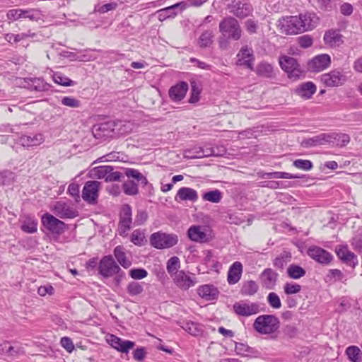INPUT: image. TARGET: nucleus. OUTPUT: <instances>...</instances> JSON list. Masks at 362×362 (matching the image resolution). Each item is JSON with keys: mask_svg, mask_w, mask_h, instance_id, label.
Wrapping results in <instances>:
<instances>
[{"mask_svg": "<svg viewBox=\"0 0 362 362\" xmlns=\"http://www.w3.org/2000/svg\"><path fill=\"white\" fill-rule=\"evenodd\" d=\"M280 327L279 319L274 315H262L253 322L254 329L260 334L272 335Z\"/></svg>", "mask_w": 362, "mask_h": 362, "instance_id": "f257e3e1", "label": "nucleus"}, {"mask_svg": "<svg viewBox=\"0 0 362 362\" xmlns=\"http://www.w3.org/2000/svg\"><path fill=\"white\" fill-rule=\"evenodd\" d=\"M300 18L297 16H286L278 21L277 27L286 35H296L303 33Z\"/></svg>", "mask_w": 362, "mask_h": 362, "instance_id": "f03ea898", "label": "nucleus"}, {"mask_svg": "<svg viewBox=\"0 0 362 362\" xmlns=\"http://www.w3.org/2000/svg\"><path fill=\"white\" fill-rule=\"evenodd\" d=\"M281 68L287 73L289 78L296 80L303 74L300 66L297 60L290 56H281L279 59Z\"/></svg>", "mask_w": 362, "mask_h": 362, "instance_id": "7ed1b4c3", "label": "nucleus"}, {"mask_svg": "<svg viewBox=\"0 0 362 362\" xmlns=\"http://www.w3.org/2000/svg\"><path fill=\"white\" fill-rule=\"evenodd\" d=\"M178 242V237L175 234H167L157 232L150 237L151 245L157 249L170 248Z\"/></svg>", "mask_w": 362, "mask_h": 362, "instance_id": "20e7f679", "label": "nucleus"}, {"mask_svg": "<svg viewBox=\"0 0 362 362\" xmlns=\"http://www.w3.org/2000/svg\"><path fill=\"white\" fill-rule=\"evenodd\" d=\"M220 32L228 38L237 40L241 36V30L238 22L233 17L224 18L219 24Z\"/></svg>", "mask_w": 362, "mask_h": 362, "instance_id": "39448f33", "label": "nucleus"}, {"mask_svg": "<svg viewBox=\"0 0 362 362\" xmlns=\"http://www.w3.org/2000/svg\"><path fill=\"white\" fill-rule=\"evenodd\" d=\"M121 271L112 255L104 256L100 261L98 272L105 278L111 277Z\"/></svg>", "mask_w": 362, "mask_h": 362, "instance_id": "423d86ee", "label": "nucleus"}, {"mask_svg": "<svg viewBox=\"0 0 362 362\" xmlns=\"http://www.w3.org/2000/svg\"><path fill=\"white\" fill-rule=\"evenodd\" d=\"M41 221L44 227L52 233L61 235L66 230L65 223L50 214L46 213L43 214Z\"/></svg>", "mask_w": 362, "mask_h": 362, "instance_id": "0eeeda50", "label": "nucleus"}, {"mask_svg": "<svg viewBox=\"0 0 362 362\" xmlns=\"http://www.w3.org/2000/svg\"><path fill=\"white\" fill-rule=\"evenodd\" d=\"M233 309L239 316L249 317L259 312V305L255 302L240 300L233 304Z\"/></svg>", "mask_w": 362, "mask_h": 362, "instance_id": "6e6552de", "label": "nucleus"}, {"mask_svg": "<svg viewBox=\"0 0 362 362\" xmlns=\"http://www.w3.org/2000/svg\"><path fill=\"white\" fill-rule=\"evenodd\" d=\"M132 211L129 204H124L122 206L119 213V221L118 230L120 235H125L127 232L132 228Z\"/></svg>", "mask_w": 362, "mask_h": 362, "instance_id": "1a4fd4ad", "label": "nucleus"}, {"mask_svg": "<svg viewBox=\"0 0 362 362\" xmlns=\"http://www.w3.org/2000/svg\"><path fill=\"white\" fill-rule=\"evenodd\" d=\"M100 185V182L95 180L86 182L82 190L83 199L90 204H96Z\"/></svg>", "mask_w": 362, "mask_h": 362, "instance_id": "9d476101", "label": "nucleus"}, {"mask_svg": "<svg viewBox=\"0 0 362 362\" xmlns=\"http://www.w3.org/2000/svg\"><path fill=\"white\" fill-rule=\"evenodd\" d=\"M21 85L30 91L36 92L47 91L51 87L42 78H25L21 80Z\"/></svg>", "mask_w": 362, "mask_h": 362, "instance_id": "9b49d317", "label": "nucleus"}, {"mask_svg": "<svg viewBox=\"0 0 362 362\" xmlns=\"http://www.w3.org/2000/svg\"><path fill=\"white\" fill-rule=\"evenodd\" d=\"M106 341L112 348L124 354H127L135 346L134 341L122 339L114 334L108 335Z\"/></svg>", "mask_w": 362, "mask_h": 362, "instance_id": "f8f14e48", "label": "nucleus"}, {"mask_svg": "<svg viewBox=\"0 0 362 362\" xmlns=\"http://www.w3.org/2000/svg\"><path fill=\"white\" fill-rule=\"evenodd\" d=\"M173 282L182 290H188L197 283L195 276H190L185 271L180 270L172 277Z\"/></svg>", "mask_w": 362, "mask_h": 362, "instance_id": "ddd939ff", "label": "nucleus"}, {"mask_svg": "<svg viewBox=\"0 0 362 362\" xmlns=\"http://www.w3.org/2000/svg\"><path fill=\"white\" fill-rule=\"evenodd\" d=\"M103 126V129L105 128V126H107L108 129H110L113 134L117 136L128 134L132 132L134 128L133 124L129 121L111 122H107Z\"/></svg>", "mask_w": 362, "mask_h": 362, "instance_id": "4468645a", "label": "nucleus"}, {"mask_svg": "<svg viewBox=\"0 0 362 362\" xmlns=\"http://www.w3.org/2000/svg\"><path fill=\"white\" fill-rule=\"evenodd\" d=\"M308 255L313 259L322 264H329L333 259V256L325 249L313 246L308 248Z\"/></svg>", "mask_w": 362, "mask_h": 362, "instance_id": "2eb2a0df", "label": "nucleus"}, {"mask_svg": "<svg viewBox=\"0 0 362 362\" xmlns=\"http://www.w3.org/2000/svg\"><path fill=\"white\" fill-rule=\"evenodd\" d=\"M54 214L61 218H74L78 216L76 209L64 202H57L53 208Z\"/></svg>", "mask_w": 362, "mask_h": 362, "instance_id": "dca6fc26", "label": "nucleus"}, {"mask_svg": "<svg viewBox=\"0 0 362 362\" xmlns=\"http://www.w3.org/2000/svg\"><path fill=\"white\" fill-rule=\"evenodd\" d=\"M322 82L327 86H341L346 81V76L339 70H334L321 76Z\"/></svg>", "mask_w": 362, "mask_h": 362, "instance_id": "f3484780", "label": "nucleus"}, {"mask_svg": "<svg viewBox=\"0 0 362 362\" xmlns=\"http://www.w3.org/2000/svg\"><path fill=\"white\" fill-rule=\"evenodd\" d=\"M335 252L337 257L346 264L354 268L358 264L356 255L350 251L346 245L337 247Z\"/></svg>", "mask_w": 362, "mask_h": 362, "instance_id": "a211bd4d", "label": "nucleus"}, {"mask_svg": "<svg viewBox=\"0 0 362 362\" xmlns=\"http://www.w3.org/2000/svg\"><path fill=\"white\" fill-rule=\"evenodd\" d=\"M188 238L194 242L207 243L210 241L211 237L206 233L204 227L201 226H192L187 230Z\"/></svg>", "mask_w": 362, "mask_h": 362, "instance_id": "6ab92c4d", "label": "nucleus"}, {"mask_svg": "<svg viewBox=\"0 0 362 362\" xmlns=\"http://www.w3.org/2000/svg\"><path fill=\"white\" fill-rule=\"evenodd\" d=\"M323 40L325 44L331 47L337 48L344 43V37L339 30L330 29L325 32Z\"/></svg>", "mask_w": 362, "mask_h": 362, "instance_id": "aec40b11", "label": "nucleus"}, {"mask_svg": "<svg viewBox=\"0 0 362 362\" xmlns=\"http://www.w3.org/2000/svg\"><path fill=\"white\" fill-rule=\"evenodd\" d=\"M237 57L238 58L237 62L238 65H243L250 70H253L254 56L251 48L247 47L242 48Z\"/></svg>", "mask_w": 362, "mask_h": 362, "instance_id": "412c9836", "label": "nucleus"}, {"mask_svg": "<svg viewBox=\"0 0 362 362\" xmlns=\"http://www.w3.org/2000/svg\"><path fill=\"white\" fill-rule=\"evenodd\" d=\"M300 18V21L302 22V28H303V32L311 30L316 28L320 22L319 17L315 13L312 12H307L304 14H300L298 16Z\"/></svg>", "mask_w": 362, "mask_h": 362, "instance_id": "4be33fe9", "label": "nucleus"}, {"mask_svg": "<svg viewBox=\"0 0 362 362\" xmlns=\"http://www.w3.org/2000/svg\"><path fill=\"white\" fill-rule=\"evenodd\" d=\"M331 63L330 57L322 54L314 57L309 63L310 68L315 72H319L327 68Z\"/></svg>", "mask_w": 362, "mask_h": 362, "instance_id": "5701e85b", "label": "nucleus"}, {"mask_svg": "<svg viewBox=\"0 0 362 362\" xmlns=\"http://www.w3.org/2000/svg\"><path fill=\"white\" fill-rule=\"evenodd\" d=\"M278 274L272 269H265L260 275L262 286L267 289H273L276 286Z\"/></svg>", "mask_w": 362, "mask_h": 362, "instance_id": "b1692460", "label": "nucleus"}, {"mask_svg": "<svg viewBox=\"0 0 362 362\" xmlns=\"http://www.w3.org/2000/svg\"><path fill=\"white\" fill-rule=\"evenodd\" d=\"M332 136H329V133H322L314 136L311 138L303 140L301 145L305 148L329 144V139Z\"/></svg>", "mask_w": 362, "mask_h": 362, "instance_id": "393cba45", "label": "nucleus"}, {"mask_svg": "<svg viewBox=\"0 0 362 362\" xmlns=\"http://www.w3.org/2000/svg\"><path fill=\"white\" fill-rule=\"evenodd\" d=\"M243 271V267L240 262H235L228 269L227 275V281L230 285L238 283L241 279Z\"/></svg>", "mask_w": 362, "mask_h": 362, "instance_id": "a878e982", "label": "nucleus"}, {"mask_svg": "<svg viewBox=\"0 0 362 362\" xmlns=\"http://www.w3.org/2000/svg\"><path fill=\"white\" fill-rule=\"evenodd\" d=\"M188 88L187 83L180 82L170 88L169 97L173 101H180L185 98Z\"/></svg>", "mask_w": 362, "mask_h": 362, "instance_id": "bb28decb", "label": "nucleus"}, {"mask_svg": "<svg viewBox=\"0 0 362 362\" xmlns=\"http://www.w3.org/2000/svg\"><path fill=\"white\" fill-rule=\"evenodd\" d=\"M197 199V192L192 188L185 187L180 188L175 196V200L177 202L189 201L195 202Z\"/></svg>", "mask_w": 362, "mask_h": 362, "instance_id": "cd10ccee", "label": "nucleus"}, {"mask_svg": "<svg viewBox=\"0 0 362 362\" xmlns=\"http://www.w3.org/2000/svg\"><path fill=\"white\" fill-rule=\"evenodd\" d=\"M180 7L181 10H183L186 8V4L184 1L177 3L170 6L164 8L163 9L158 10V18L160 21H163L168 18H174L177 16V13L175 11V8Z\"/></svg>", "mask_w": 362, "mask_h": 362, "instance_id": "c85d7f7f", "label": "nucleus"}, {"mask_svg": "<svg viewBox=\"0 0 362 362\" xmlns=\"http://www.w3.org/2000/svg\"><path fill=\"white\" fill-rule=\"evenodd\" d=\"M316 86L311 81L300 84L295 90L296 95L303 99H310L316 92Z\"/></svg>", "mask_w": 362, "mask_h": 362, "instance_id": "c756f323", "label": "nucleus"}, {"mask_svg": "<svg viewBox=\"0 0 362 362\" xmlns=\"http://www.w3.org/2000/svg\"><path fill=\"white\" fill-rule=\"evenodd\" d=\"M45 141L42 134H35L30 135H23L19 139V144L24 147H33L39 146Z\"/></svg>", "mask_w": 362, "mask_h": 362, "instance_id": "7c9ffc66", "label": "nucleus"}, {"mask_svg": "<svg viewBox=\"0 0 362 362\" xmlns=\"http://www.w3.org/2000/svg\"><path fill=\"white\" fill-rule=\"evenodd\" d=\"M230 12L238 18H245L251 12V7L249 4L240 1H233L230 6Z\"/></svg>", "mask_w": 362, "mask_h": 362, "instance_id": "2f4dec72", "label": "nucleus"}, {"mask_svg": "<svg viewBox=\"0 0 362 362\" xmlns=\"http://www.w3.org/2000/svg\"><path fill=\"white\" fill-rule=\"evenodd\" d=\"M199 296L206 300H214L217 298L218 291L213 285L206 284L201 286L197 289Z\"/></svg>", "mask_w": 362, "mask_h": 362, "instance_id": "473e14b6", "label": "nucleus"}, {"mask_svg": "<svg viewBox=\"0 0 362 362\" xmlns=\"http://www.w3.org/2000/svg\"><path fill=\"white\" fill-rule=\"evenodd\" d=\"M124 175L129 180H134L136 184L141 185L142 186H146L148 184L146 177L138 170L126 168L124 169Z\"/></svg>", "mask_w": 362, "mask_h": 362, "instance_id": "72a5a7b5", "label": "nucleus"}, {"mask_svg": "<svg viewBox=\"0 0 362 362\" xmlns=\"http://www.w3.org/2000/svg\"><path fill=\"white\" fill-rule=\"evenodd\" d=\"M113 253L117 262L123 268L127 269L132 265V262L127 257L122 246H117L114 249Z\"/></svg>", "mask_w": 362, "mask_h": 362, "instance_id": "f704fd0d", "label": "nucleus"}, {"mask_svg": "<svg viewBox=\"0 0 362 362\" xmlns=\"http://www.w3.org/2000/svg\"><path fill=\"white\" fill-rule=\"evenodd\" d=\"M181 327L192 336L198 337L202 334V325L194 322L187 321L183 322Z\"/></svg>", "mask_w": 362, "mask_h": 362, "instance_id": "c9c22d12", "label": "nucleus"}, {"mask_svg": "<svg viewBox=\"0 0 362 362\" xmlns=\"http://www.w3.org/2000/svg\"><path fill=\"white\" fill-rule=\"evenodd\" d=\"M329 136H332L329 139V144H333L336 146L344 147L350 141V136L346 134L329 133Z\"/></svg>", "mask_w": 362, "mask_h": 362, "instance_id": "e433bc0d", "label": "nucleus"}, {"mask_svg": "<svg viewBox=\"0 0 362 362\" xmlns=\"http://www.w3.org/2000/svg\"><path fill=\"white\" fill-rule=\"evenodd\" d=\"M259 289L257 284L252 280L243 282L240 289L243 296H250L255 295Z\"/></svg>", "mask_w": 362, "mask_h": 362, "instance_id": "4c0bfd02", "label": "nucleus"}, {"mask_svg": "<svg viewBox=\"0 0 362 362\" xmlns=\"http://www.w3.org/2000/svg\"><path fill=\"white\" fill-rule=\"evenodd\" d=\"M286 273L289 278L293 279H299L305 275L306 272L300 266L291 264L287 268Z\"/></svg>", "mask_w": 362, "mask_h": 362, "instance_id": "58836bf2", "label": "nucleus"}, {"mask_svg": "<svg viewBox=\"0 0 362 362\" xmlns=\"http://www.w3.org/2000/svg\"><path fill=\"white\" fill-rule=\"evenodd\" d=\"M37 222L33 217L27 216L22 221L21 230L28 233H34L37 231Z\"/></svg>", "mask_w": 362, "mask_h": 362, "instance_id": "ea45409f", "label": "nucleus"}, {"mask_svg": "<svg viewBox=\"0 0 362 362\" xmlns=\"http://www.w3.org/2000/svg\"><path fill=\"white\" fill-rule=\"evenodd\" d=\"M291 260V255L288 252H281L274 261V266L279 269H283Z\"/></svg>", "mask_w": 362, "mask_h": 362, "instance_id": "a19ab883", "label": "nucleus"}, {"mask_svg": "<svg viewBox=\"0 0 362 362\" xmlns=\"http://www.w3.org/2000/svg\"><path fill=\"white\" fill-rule=\"evenodd\" d=\"M30 11L22 9H11L7 13V17L10 20H18L21 18H29L33 19V15L30 14Z\"/></svg>", "mask_w": 362, "mask_h": 362, "instance_id": "79ce46f5", "label": "nucleus"}, {"mask_svg": "<svg viewBox=\"0 0 362 362\" xmlns=\"http://www.w3.org/2000/svg\"><path fill=\"white\" fill-rule=\"evenodd\" d=\"M262 177L268 179H296L300 178L302 177L286 172H271L264 173L262 175Z\"/></svg>", "mask_w": 362, "mask_h": 362, "instance_id": "37998d69", "label": "nucleus"}, {"mask_svg": "<svg viewBox=\"0 0 362 362\" xmlns=\"http://www.w3.org/2000/svg\"><path fill=\"white\" fill-rule=\"evenodd\" d=\"M180 261L177 257L173 256L168 260L166 264V269L171 278L173 275H175V273H177L180 271Z\"/></svg>", "mask_w": 362, "mask_h": 362, "instance_id": "c03bdc74", "label": "nucleus"}, {"mask_svg": "<svg viewBox=\"0 0 362 362\" xmlns=\"http://www.w3.org/2000/svg\"><path fill=\"white\" fill-rule=\"evenodd\" d=\"M256 73L257 75L269 78L273 75V67L267 62H261L256 67Z\"/></svg>", "mask_w": 362, "mask_h": 362, "instance_id": "a18cd8bd", "label": "nucleus"}, {"mask_svg": "<svg viewBox=\"0 0 362 362\" xmlns=\"http://www.w3.org/2000/svg\"><path fill=\"white\" fill-rule=\"evenodd\" d=\"M111 168L112 166L110 165L98 166L93 168L90 170V173L94 177L105 180L108 173H110Z\"/></svg>", "mask_w": 362, "mask_h": 362, "instance_id": "49530a36", "label": "nucleus"}, {"mask_svg": "<svg viewBox=\"0 0 362 362\" xmlns=\"http://www.w3.org/2000/svg\"><path fill=\"white\" fill-rule=\"evenodd\" d=\"M134 180H128L122 185L123 191L125 194L134 196L139 193L138 185Z\"/></svg>", "mask_w": 362, "mask_h": 362, "instance_id": "de8ad7c7", "label": "nucleus"}, {"mask_svg": "<svg viewBox=\"0 0 362 362\" xmlns=\"http://www.w3.org/2000/svg\"><path fill=\"white\" fill-rule=\"evenodd\" d=\"M348 358L352 362H359L361 358V351L356 346H350L346 349Z\"/></svg>", "mask_w": 362, "mask_h": 362, "instance_id": "09e8293b", "label": "nucleus"}, {"mask_svg": "<svg viewBox=\"0 0 362 362\" xmlns=\"http://www.w3.org/2000/svg\"><path fill=\"white\" fill-rule=\"evenodd\" d=\"M222 197V193L218 189H214L203 194L202 199L204 201L217 204L221 202Z\"/></svg>", "mask_w": 362, "mask_h": 362, "instance_id": "8fccbe9b", "label": "nucleus"}, {"mask_svg": "<svg viewBox=\"0 0 362 362\" xmlns=\"http://www.w3.org/2000/svg\"><path fill=\"white\" fill-rule=\"evenodd\" d=\"M191 90L192 93L189 99V103H195L199 100V95L202 90L201 84L196 81H191Z\"/></svg>", "mask_w": 362, "mask_h": 362, "instance_id": "3c124183", "label": "nucleus"}, {"mask_svg": "<svg viewBox=\"0 0 362 362\" xmlns=\"http://www.w3.org/2000/svg\"><path fill=\"white\" fill-rule=\"evenodd\" d=\"M53 81L54 83L63 86H72L76 84L75 81L60 73H56L53 75Z\"/></svg>", "mask_w": 362, "mask_h": 362, "instance_id": "603ef678", "label": "nucleus"}, {"mask_svg": "<svg viewBox=\"0 0 362 362\" xmlns=\"http://www.w3.org/2000/svg\"><path fill=\"white\" fill-rule=\"evenodd\" d=\"M214 35L212 31L206 30L204 32L199 40V47L202 48H205L209 47L213 42Z\"/></svg>", "mask_w": 362, "mask_h": 362, "instance_id": "864d4df0", "label": "nucleus"}, {"mask_svg": "<svg viewBox=\"0 0 362 362\" xmlns=\"http://www.w3.org/2000/svg\"><path fill=\"white\" fill-rule=\"evenodd\" d=\"M143 291L142 284L136 281H132L127 286V291L132 296L139 295Z\"/></svg>", "mask_w": 362, "mask_h": 362, "instance_id": "5fc2aeb1", "label": "nucleus"}, {"mask_svg": "<svg viewBox=\"0 0 362 362\" xmlns=\"http://www.w3.org/2000/svg\"><path fill=\"white\" fill-rule=\"evenodd\" d=\"M301 286L293 282H286L284 286V291L286 295H292L299 293Z\"/></svg>", "mask_w": 362, "mask_h": 362, "instance_id": "6e6d98bb", "label": "nucleus"}, {"mask_svg": "<svg viewBox=\"0 0 362 362\" xmlns=\"http://www.w3.org/2000/svg\"><path fill=\"white\" fill-rule=\"evenodd\" d=\"M199 153L196 155H188L187 156L190 158H201L204 157H209L211 156H216L217 154L215 152V150L211 148H207L206 149H203L201 147H199Z\"/></svg>", "mask_w": 362, "mask_h": 362, "instance_id": "4d7b16f0", "label": "nucleus"}, {"mask_svg": "<svg viewBox=\"0 0 362 362\" xmlns=\"http://www.w3.org/2000/svg\"><path fill=\"white\" fill-rule=\"evenodd\" d=\"M61 103L66 107L77 108L81 106V101L74 97L64 96L61 100Z\"/></svg>", "mask_w": 362, "mask_h": 362, "instance_id": "13d9d810", "label": "nucleus"}, {"mask_svg": "<svg viewBox=\"0 0 362 362\" xmlns=\"http://www.w3.org/2000/svg\"><path fill=\"white\" fill-rule=\"evenodd\" d=\"M267 299L269 305L272 308L274 309H279L281 307V300L276 293H269V295L267 296Z\"/></svg>", "mask_w": 362, "mask_h": 362, "instance_id": "bf43d9fd", "label": "nucleus"}, {"mask_svg": "<svg viewBox=\"0 0 362 362\" xmlns=\"http://www.w3.org/2000/svg\"><path fill=\"white\" fill-rule=\"evenodd\" d=\"M131 241L136 245H142L145 242L144 233L140 230H135L132 232Z\"/></svg>", "mask_w": 362, "mask_h": 362, "instance_id": "052dcab7", "label": "nucleus"}, {"mask_svg": "<svg viewBox=\"0 0 362 362\" xmlns=\"http://www.w3.org/2000/svg\"><path fill=\"white\" fill-rule=\"evenodd\" d=\"M293 165L300 170H310L313 168V163L309 160L297 159L293 161Z\"/></svg>", "mask_w": 362, "mask_h": 362, "instance_id": "680f3d73", "label": "nucleus"}, {"mask_svg": "<svg viewBox=\"0 0 362 362\" xmlns=\"http://www.w3.org/2000/svg\"><path fill=\"white\" fill-rule=\"evenodd\" d=\"M129 276L133 279H142L147 276L148 272L142 268L132 269L129 272Z\"/></svg>", "mask_w": 362, "mask_h": 362, "instance_id": "e2e57ef3", "label": "nucleus"}, {"mask_svg": "<svg viewBox=\"0 0 362 362\" xmlns=\"http://www.w3.org/2000/svg\"><path fill=\"white\" fill-rule=\"evenodd\" d=\"M148 218V214L146 211L140 209L137 211V214L134 218V224L135 226H140L144 223Z\"/></svg>", "mask_w": 362, "mask_h": 362, "instance_id": "0e129e2a", "label": "nucleus"}, {"mask_svg": "<svg viewBox=\"0 0 362 362\" xmlns=\"http://www.w3.org/2000/svg\"><path fill=\"white\" fill-rule=\"evenodd\" d=\"M299 45L303 48H308L312 46L313 40V38L308 35L300 36L298 38Z\"/></svg>", "mask_w": 362, "mask_h": 362, "instance_id": "69168bd1", "label": "nucleus"}, {"mask_svg": "<svg viewBox=\"0 0 362 362\" xmlns=\"http://www.w3.org/2000/svg\"><path fill=\"white\" fill-rule=\"evenodd\" d=\"M60 342L62 347H64L68 352L71 353L74 350V345L70 338L64 337L61 339Z\"/></svg>", "mask_w": 362, "mask_h": 362, "instance_id": "338daca9", "label": "nucleus"}, {"mask_svg": "<svg viewBox=\"0 0 362 362\" xmlns=\"http://www.w3.org/2000/svg\"><path fill=\"white\" fill-rule=\"evenodd\" d=\"M344 275L342 272L339 269H330L329 270V274L327 277L330 278V279H334V281H340L342 279Z\"/></svg>", "mask_w": 362, "mask_h": 362, "instance_id": "774afa93", "label": "nucleus"}]
</instances>
